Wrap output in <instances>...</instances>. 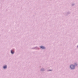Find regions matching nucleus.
<instances>
[{
	"label": "nucleus",
	"mask_w": 78,
	"mask_h": 78,
	"mask_svg": "<svg viewBox=\"0 0 78 78\" xmlns=\"http://www.w3.org/2000/svg\"><path fill=\"white\" fill-rule=\"evenodd\" d=\"M69 68H70V69L71 70H75V66L73 65V64H71Z\"/></svg>",
	"instance_id": "1"
},
{
	"label": "nucleus",
	"mask_w": 78,
	"mask_h": 78,
	"mask_svg": "<svg viewBox=\"0 0 78 78\" xmlns=\"http://www.w3.org/2000/svg\"><path fill=\"white\" fill-rule=\"evenodd\" d=\"M40 48H41V49H43V50H45L46 49V48L45 46H40Z\"/></svg>",
	"instance_id": "2"
},
{
	"label": "nucleus",
	"mask_w": 78,
	"mask_h": 78,
	"mask_svg": "<svg viewBox=\"0 0 78 78\" xmlns=\"http://www.w3.org/2000/svg\"><path fill=\"white\" fill-rule=\"evenodd\" d=\"M31 49L32 50H36V49L39 50V48H38L36 46V47L32 48Z\"/></svg>",
	"instance_id": "3"
},
{
	"label": "nucleus",
	"mask_w": 78,
	"mask_h": 78,
	"mask_svg": "<svg viewBox=\"0 0 78 78\" xmlns=\"http://www.w3.org/2000/svg\"><path fill=\"white\" fill-rule=\"evenodd\" d=\"M10 52L12 55H14V53H15V52L14 51V49H12L10 51Z\"/></svg>",
	"instance_id": "4"
},
{
	"label": "nucleus",
	"mask_w": 78,
	"mask_h": 78,
	"mask_svg": "<svg viewBox=\"0 0 78 78\" xmlns=\"http://www.w3.org/2000/svg\"><path fill=\"white\" fill-rule=\"evenodd\" d=\"M71 13V12H70L69 11H68V12H66L65 13V15L66 16H68V15H69V14H70Z\"/></svg>",
	"instance_id": "5"
},
{
	"label": "nucleus",
	"mask_w": 78,
	"mask_h": 78,
	"mask_svg": "<svg viewBox=\"0 0 78 78\" xmlns=\"http://www.w3.org/2000/svg\"><path fill=\"white\" fill-rule=\"evenodd\" d=\"M74 66L75 68H76V67H78V64L77 62H75L74 64Z\"/></svg>",
	"instance_id": "6"
},
{
	"label": "nucleus",
	"mask_w": 78,
	"mask_h": 78,
	"mask_svg": "<svg viewBox=\"0 0 78 78\" xmlns=\"http://www.w3.org/2000/svg\"><path fill=\"white\" fill-rule=\"evenodd\" d=\"M40 71H41V72H44V71H45V69H44V68H41Z\"/></svg>",
	"instance_id": "7"
},
{
	"label": "nucleus",
	"mask_w": 78,
	"mask_h": 78,
	"mask_svg": "<svg viewBox=\"0 0 78 78\" xmlns=\"http://www.w3.org/2000/svg\"><path fill=\"white\" fill-rule=\"evenodd\" d=\"M7 66L6 65H5L3 66V69H7Z\"/></svg>",
	"instance_id": "8"
},
{
	"label": "nucleus",
	"mask_w": 78,
	"mask_h": 78,
	"mask_svg": "<svg viewBox=\"0 0 78 78\" xmlns=\"http://www.w3.org/2000/svg\"><path fill=\"white\" fill-rule=\"evenodd\" d=\"M47 72H49V71L51 72V71H52V70H51V69H49V70H47Z\"/></svg>",
	"instance_id": "9"
},
{
	"label": "nucleus",
	"mask_w": 78,
	"mask_h": 78,
	"mask_svg": "<svg viewBox=\"0 0 78 78\" xmlns=\"http://www.w3.org/2000/svg\"><path fill=\"white\" fill-rule=\"evenodd\" d=\"M72 6H75V4H72Z\"/></svg>",
	"instance_id": "10"
}]
</instances>
